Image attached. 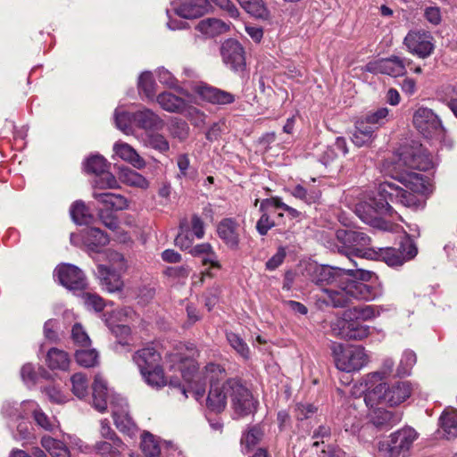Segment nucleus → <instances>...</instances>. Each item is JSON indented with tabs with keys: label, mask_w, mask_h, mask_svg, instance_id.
Segmentation results:
<instances>
[{
	"label": "nucleus",
	"mask_w": 457,
	"mask_h": 457,
	"mask_svg": "<svg viewBox=\"0 0 457 457\" xmlns=\"http://www.w3.org/2000/svg\"><path fill=\"white\" fill-rule=\"evenodd\" d=\"M209 0H179L176 13L184 19H195L204 15L208 9Z\"/></svg>",
	"instance_id": "20"
},
{
	"label": "nucleus",
	"mask_w": 457,
	"mask_h": 457,
	"mask_svg": "<svg viewBox=\"0 0 457 457\" xmlns=\"http://www.w3.org/2000/svg\"><path fill=\"white\" fill-rule=\"evenodd\" d=\"M93 196L107 210L121 211L129 207L128 200L121 195L94 192Z\"/></svg>",
	"instance_id": "31"
},
{
	"label": "nucleus",
	"mask_w": 457,
	"mask_h": 457,
	"mask_svg": "<svg viewBox=\"0 0 457 457\" xmlns=\"http://www.w3.org/2000/svg\"><path fill=\"white\" fill-rule=\"evenodd\" d=\"M107 166L106 160L99 154L92 155L85 162L86 171L96 175L104 173Z\"/></svg>",
	"instance_id": "52"
},
{
	"label": "nucleus",
	"mask_w": 457,
	"mask_h": 457,
	"mask_svg": "<svg viewBox=\"0 0 457 457\" xmlns=\"http://www.w3.org/2000/svg\"><path fill=\"white\" fill-rule=\"evenodd\" d=\"M83 240L88 249L97 251L98 247L109 243V237L97 228H87L83 233Z\"/></svg>",
	"instance_id": "34"
},
{
	"label": "nucleus",
	"mask_w": 457,
	"mask_h": 457,
	"mask_svg": "<svg viewBox=\"0 0 457 457\" xmlns=\"http://www.w3.org/2000/svg\"><path fill=\"white\" fill-rule=\"evenodd\" d=\"M384 184H381L378 189V196L370 199L369 207L378 215H388L390 217L394 214V208L391 205V201L388 196L384 195L382 189Z\"/></svg>",
	"instance_id": "38"
},
{
	"label": "nucleus",
	"mask_w": 457,
	"mask_h": 457,
	"mask_svg": "<svg viewBox=\"0 0 457 457\" xmlns=\"http://www.w3.org/2000/svg\"><path fill=\"white\" fill-rule=\"evenodd\" d=\"M262 212V214L256 223V229L260 235L265 236L275 226V222L270 218L268 212Z\"/></svg>",
	"instance_id": "61"
},
{
	"label": "nucleus",
	"mask_w": 457,
	"mask_h": 457,
	"mask_svg": "<svg viewBox=\"0 0 457 457\" xmlns=\"http://www.w3.org/2000/svg\"><path fill=\"white\" fill-rule=\"evenodd\" d=\"M138 88L139 91H142L148 99L154 100L156 90L155 82L151 72L145 71L140 75L138 79Z\"/></svg>",
	"instance_id": "49"
},
{
	"label": "nucleus",
	"mask_w": 457,
	"mask_h": 457,
	"mask_svg": "<svg viewBox=\"0 0 457 457\" xmlns=\"http://www.w3.org/2000/svg\"><path fill=\"white\" fill-rule=\"evenodd\" d=\"M372 274L362 269L319 265L313 268L311 280L326 295L323 299L325 303L334 308H343L353 300L370 301L376 298L377 290L364 283L370 280Z\"/></svg>",
	"instance_id": "1"
},
{
	"label": "nucleus",
	"mask_w": 457,
	"mask_h": 457,
	"mask_svg": "<svg viewBox=\"0 0 457 457\" xmlns=\"http://www.w3.org/2000/svg\"><path fill=\"white\" fill-rule=\"evenodd\" d=\"M33 418L36 423L46 431H51L54 428V424L47 417V415L41 410L33 411Z\"/></svg>",
	"instance_id": "63"
},
{
	"label": "nucleus",
	"mask_w": 457,
	"mask_h": 457,
	"mask_svg": "<svg viewBox=\"0 0 457 457\" xmlns=\"http://www.w3.org/2000/svg\"><path fill=\"white\" fill-rule=\"evenodd\" d=\"M54 276L61 285L71 291H82L87 287L84 272L75 265L63 263L54 270Z\"/></svg>",
	"instance_id": "12"
},
{
	"label": "nucleus",
	"mask_w": 457,
	"mask_h": 457,
	"mask_svg": "<svg viewBox=\"0 0 457 457\" xmlns=\"http://www.w3.org/2000/svg\"><path fill=\"white\" fill-rule=\"evenodd\" d=\"M388 116L389 109L386 107H381L368 113L363 120L370 126L374 127L375 129H378L388 120Z\"/></svg>",
	"instance_id": "50"
},
{
	"label": "nucleus",
	"mask_w": 457,
	"mask_h": 457,
	"mask_svg": "<svg viewBox=\"0 0 457 457\" xmlns=\"http://www.w3.org/2000/svg\"><path fill=\"white\" fill-rule=\"evenodd\" d=\"M232 383L228 379L222 384H212L206 398V405L209 410L216 413L222 412L227 406V399L232 394Z\"/></svg>",
	"instance_id": "16"
},
{
	"label": "nucleus",
	"mask_w": 457,
	"mask_h": 457,
	"mask_svg": "<svg viewBox=\"0 0 457 457\" xmlns=\"http://www.w3.org/2000/svg\"><path fill=\"white\" fill-rule=\"evenodd\" d=\"M414 127L426 137L440 134L443 127L437 115L426 107L419 108L413 114Z\"/></svg>",
	"instance_id": "14"
},
{
	"label": "nucleus",
	"mask_w": 457,
	"mask_h": 457,
	"mask_svg": "<svg viewBox=\"0 0 457 457\" xmlns=\"http://www.w3.org/2000/svg\"><path fill=\"white\" fill-rule=\"evenodd\" d=\"M75 359L79 365L85 368L94 367L98 363V353L89 347H79L76 350Z\"/></svg>",
	"instance_id": "42"
},
{
	"label": "nucleus",
	"mask_w": 457,
	"mask_h": 457,
	"mask_svg": "<svg viewBox=\"0 0 457 457\" xmlns=\"http://www.w3.org/2000/svg\"><path fill=\"white\" fill-rule=\"evenodd\" d=\"M85 304L93 308L96 312H101L104 308V302L102 297L96 294L85 293L83 294Z\"/></svg>",
	"instance_id": "60"
},
{
	"label": "nucleus",
	"mask_w": 457,
	"mask_h": 457,
	"mask_svg": "<svg viewBox=\"0 0 457 457\" xmlns=\"http://www.w3.org/2000/svg\"><path fill=\"white\" fill-rule=\"evenodd\" d=\"M417 437V432L411 428L399 429L390 435L387 443L380 444L379 454L381 457H404Z\"/></svg>",
	"instance_id": "6"
},
{
	"label": "nucleus",
	"mask_w": 457,
	"mask_h": 457,
	"mask_svg": "<svg viewBox=\"0 0 457 457\" xmlns=\"http://www.w3.org/2000/svg\"><path fill=\"white\" fill-rule=\"evenodd\" d=\"M168 357L171 362V369L179 370L183 379L188 384L187 387L181 386L179 380L170 378V386L178 387L185 397H187V393H191L196 401L202 400L205 395L206 382L202 379V375L197 372L192 355L174 352L169 353Z\"/></svg>",
	"instance_id": "2"
},
{
	"label": "nucleus",
	"mask_w": 457,
	"mask_h": 457,
	"mask_svg": "<svg viewBox=\"0 0 457 457\" xmlns=\"http://www.w3.org/2000/svg\"><path fill=\"white\" fill-rule=\"evenodd\" d=\"M215 5L225 11L231 18L239 17V11L230 0H211Z\"/></svg>",
	"instance_id": "62"
},
{
	"label": "nucleus",
	"mask_w": 457,
	"mask_h": 457,
	"mask_svg": "<svg viewBox=\"0 0 457 457\" xmlns=\"http://www.w3.org/2000/svg\"><path fill=\"white\" fill-rule=\"evenodd\" d=\"M125 445L120 438L104 439L96 443L94 449L103 457H120Z\"/></svg>",
	"instance_id": "28"
},
{
	"label": "nucleus",
	"mask_w": 457,
	"mask_h": 457,
	"mask_svg": "<svg viewBox=\"0 0 457 457\" xmlns=\"http://www.w3.org/2000/svg\"><path fill=\"white\" fill-rule=\"evenodd\" d=\"M189 253L195 257H202L204 265L210 264L213 268H220L217 255L209 243L198 244L192 246Z\"/></svg>",
	"instance_id": "35"
},
{
	"label": "nucleus",
	"mask_w": 457,
	"mask_h": 457,
	"mask_svg": "<svg viewBox=\"0 0 457 457\" xmlns=\"http://www.w3.org/2000/svg\"><path fill=\"white\" fill-rule=\"evenodd\" d=\"M156 102L161 108L168 112L184 113L186 111L191 113L195 112V108L188 106L187 102L180 96L174 95L171 92H162L156 96Z\"/></svg>",
	"instance_id": "18"
},
{
	"label": "nucleus",
	"mask_w": 457,
	"mask_h": 457,
	"mask_svg": "<svg viewBox=\"0 0 457 457\" xmlns=\"http://www.w3.org/2000/svg\"><path fill=\"white\" fill-rule=\"evenodd\" d=\"M45 363L51 370L65 371L70 367L71 358L64 350L52 347L46 352Z\"/></svg>",
	"instance_id": "25"
},
{
	"label": "nucleus",
	"mask_w": 457,
	"mask_h": 457,
	"mask_svg": "<svg viewBox=\"0 0 457 457\" xmlns=\"http://www.w3.org/2000/svg\"><path fill=\"white\" fill-rule=\"evenodd\" d=\"M375 130V128L367 123L363 119L358 120L352 137L353 143L359 147L371 143Z\"/></svg>",
	"instance_id": "32"
},
{
	"label": "nucleus",
	"mask_w": 457,
	"mask_h": 457,
	"mask_svg": "<svg viewBox=\"0 0 457 457\" xmlns=\"http://www.w3.org/2000/svg\"><path fill=\"white\" fill-rule=\"evenodd\" d=\"M97 277L102 287L109 293L119 292L123 287L120 275L108 266H97Z\"/></svg>",
	"instance_id": "22"
},
{
	"label": "nucleus",
	"mask_w": 457,
	"mask_h": 457,
	"mask_svg": "<svg viewBox=\"0 0 457 457\" xmlns=\"http://www.w3.org/2000/svg\"><path fill=\"white\" fill-rule=\"evenodd\" d=\"M221 56L223 62L235 71H241L245 68L244 48L235 39H228L223 43Z\"/></svg>",
	"instance_id": "15"
},
{
	"label": "nucleus",
	"mask_w": 457,
	"mask_h": 457,
	"mask_svg": "<svg viewBox=\"0 0 457 457\" xmlns=\"http://www.w3.org/2000/svg\"><path fill=\"white\" fill-rule=\"evenodd\" d=\"M147 143L150 147L161 153H165L170 149L169 142L161 134H152L148 136Z\"/></svg>",
	"instance_id": "57"
},
{
	"label": "nucleus",
	"mask_w": 457,
	"mask_h": 457,
	"mask_svg": "<svg viewBox=\"0 0 457 457\" xmlns=\"http://www.w3.org/2000/svg\"><path fill=\"white\" fill-rule=\"evenodd\" d=\"M400 415L383 408L375 409L370 414L371 423L378 428H386L395 426L400 421Z\"/></svg>",
	"instance_id": "30"
},
{
	"label": "nucleus",
	"mask_w": 457,
	"mask_h": 457,
	"mask_svg": "<svg viewBox=\"0 0 457 457\" xmlns=\"http://www.w3.org/2000/svg\"><path fill=\"white\" fill-rule=\"evenodd\" d=\"M227 340L230 346L243 358L248 359L250 357V349L245 340L234 332H227Z\"/></svg>",
	"instance_id": "48"
},
{
	"label": "nucleus",
	"mask_w": 457,
	"mask_h": 457,
	"mask_svg": "<svg viewBox=\"0 0 457 457\" xmlns=\"http://www.w3.org/2000/svg\"><path fill=\"white\" fill-rule=\"evenodd\" d=\"M337 368L345 372H354L362 369L369 362V357L364 348L361 346H348L334 350Z\"/></svg>",
	"instance_id": "8"
},
{
	"label": "nucleus",
	"mask_w": 457,
	"mask_h": 457,
	"mask_svg": "<svg viewBox=\"0 0 457 457\" xmlns=\"http://www.w3.org/2000/svg\"><path fill=\"white\" fill-rule=\"evenodd\" d=\"M202 375V379L205 382L209 381L210 386L212 384H220L219 381L226 378L225 369L217 363L207 364L202 372H198Z\"/></svg>",
	"instance_id": "41"
},
{
	"label": "nucleus",
	"mask_w": 457,
	"mask_h": 457,
	"mask_svg": "<svg viewBox=\"0 0 457 457\" xmlns=\"http://www.w3.org/2000/svg\"><path fill=\"white\" fill-rule=\"evenodd\" d=\"M411 63L407 62V65ZM364 71L373 74H386L392 77L403 76L406 73V63L404 60L393 55L389 58H383L368 62L363 68Z\"/></svg>",
	"instance_id": "13"
},
{
	"label": "nucleus",
	"mask_w": 457,
	"mask_h": 457,
	"mask_svg": "<svg viewBox=\"0 0 457 457\" xmlns=\"http://www.w3.org/2000/svg\"><path fill=\"white\" fill-rule=\"evenodd\" d=\"M42 447L49 453L52 457H71L67 445L62 441L56 440L49 436L41 438Z\"/></svg>",
	"instance_id": "39"
},
{
	"label": "nucleus",
	"mask_w": 457,
	"mask_h": 457,
	"mask_svg": "<svg viewBox=\"0 0 457 457\" xmlns=\"http://www.w3.org/2000/svg\"><path fill=\"white\" fill-rule=\"evenodd\" d=\"M263 431L259 426L252 427L241 438V444L250 450L262 438Z\"/></svg>",
	"instance_id": "55"
},
{
	"label": "nucleus",
	"mask_w": 457,
	"mask_h": 457,
	"mask_svg": "<svg viewBox=\"0 0 457 457\" xmlns=\"http://www.w3.org/2000/svg\"><path fill=\"white\" fill-rule=\"evenodd\" d=\"M98 179L95 181L96 186L99 188H116L118 187V181L116 178L110 172L104 171V173L97 174Z\"/></svg>",
	"instance_id": "58"
},
{
	"label": "nucleus",
	"mask_w": 457,
	"mask_h": 457,
	"mask_svg": "<svg viewBox=\"0 0 457 457\" xmlns=\"http://www.w3.org/2000/svg\"><path fill=\"white\" fill-rule=\"evenodd\" d=\"M195 29L208 37H214L227 32L229 25L216 18H207L200 21Z\"/></svg>",
	"instance_id": "29"
},
{
	"label": "nucleus",
	"mask_w": 457,
	"mask_h": 457,
	"mask_svg": "<svg viewBox=\"0 0 457 457\" xmlns=\"http://www.w3.org/2000/svg\"><path fill=\"white\" fill-rule=\"evenodd\" d=\"M399 251L404 257V262L414 258L418 253L416 245L409 237L402 241Z\"/></svg>",
	"instance_id": "59"
},
{
	"label": "nucleus",
	"mask_w": 457,
	"mask_h": 457,
	"mask_svg": "<svg viewBox=\"0 0 457 457\" xmlns=\"http://www.w3.org/2000/svg\"><path fill=\"white\" fill-rule=\"evenodd\" d=\"M71 338L79 347H89L91 340L80 323H75L71 329Z\"/></svg>",
	"instance_id": "56"
},
{
	"label": "nucleus",
	"mask_w": 457,
	"mask_h": 457,
	"mask_svg": "<svg viewBox=\"0 0 457 457\" xmlns=\"http://www.w3.org/2000/svg\"><path fill=\"white\" fill-rule=\"evenodd\" d=\"M145 381L151 386L160 388L167 384V380L163 374V370L160 363L152 370H146L145 373H141Z\"/></svg>",
	"instance_id": "44"
},
{
	"label": "nucleus",
	"mask_w": 457,
	"mask_h": 457,
	"mask_svg": "<svg viewBox=\"0 0 457 457\" xmlns=\"http://www.w3.org/2000/svg\"><path fill=\"white\" fill-rule=\"evenodd\" d=\"M396 165L399 170L409 175L408 169L428 170L432 167V162L421 147L406 146L399 153ZM410 176L417 180L420 179L418 173L411 172Z\"/></svg>",
	"instance_id": "7"
},
{
	"label": "nucleus",
	"mask_w": 457,
	"mask_h": 457,
	"mask_svg": "<svg viewBox=\"0 0 457 457\" xmlns=\"http://www.w3.org/2000/svg\"><path fill=\"white\" fill-rule=\"evenodd\" d=\"M291 194L293 196L303 201L307 204H315L320 198V193L319 191H308L301 185H297L296 187H295L292 189Z\"/></svg>",
	"instance_id": "51"
},
{
	"label": "nucleus",
	"mask_w": 457,
	"mask_h": 457,
	"mask_svg": "<svg viewBox=\"0 0 457 457\" xmlns=\"http://www.w3.org/2000/svg\"><path fill=\"white\" fill-rule=\"evenodd\" d=\"M416 361V353L413 351L405 350L395 370V376L399 378L410 376Z\"/></svg>",
	"instance_id": "43"
},
{
	"label": "nucleus",
	"mask_w": 457,
	"mask_h": 457,
	"mask_svg": "<svg viewBox=\"0 0 457 457\" xmlns=\"http://www.w3.org/2000/svg\"><path fill=\"white\" fill-rule=\"evenodd\" d=\"M238 223L231 218H226L220 221L217 232L224 244L231 248L237 249L239 245Z\"/></svg>",
	"instance_id": "19"
},
{
	"label": "nucleus",
	"mask_w": 457,
	"mask_h": 457,
	"mask_svg": "<svg viewBox=\"0 0 457 457\" xmlns=\"http://www.w3.org/2000/svg\"><path fill=\"white\" fill-rule=\"evenodd\" d=\"M411 393L412 385L409 381H397L392 385L380 382L366 388L364 401L370 407L378 404L394 407L405 402Z\"/></svg>",
	"instance_id": "3"
},
{
	"label": "nucleus",
	"mask_w": 457,
	"mask_h": 457,
	"mask_svg": "<svg viewBox=\"0 0 457 457\" xmlns=\"http://www.w3.org/2000/svg\"><path fill=\"white\" fill-rule=\"evenodd\" d=\"M230 383H232L230 400L235 412L239 416L254 412L257 408V401L254 400L251 391L238 379L230 378Z\"/></svg>",
	"instance_id": "9"
},
{
	"label": "nucleus",
	"mask_w": 457,
	"mask_h": 457,
	"mask_svg": "<svg viewBox=\"0 0 457 457\" xmlns=\"http://www.w3.org/2000/svg\"><path fill=\"white\" fill-rule=\"evenodd\" d=\"M110 404L116 428L120 432L134 436L138 429L129 415L127 401L119 395H113Z\"/></svg>",
	"instance_id": "10"
},
{
	"label": "nucleus",
	"mask_w": 457,
	"mask_h": 457,
	"mask_svg": "<svg viewBox=\"0 0 457 457\" xmlns=\"http://www.w3.org/2000/svg\"><path fill=\"white\" fill-rule=\"evenodd\" d=\"M286 254V248L283 246L278 247L277 253L266 262V269L269 270L277 269L283 262Z\"/></svg>",
	"instance_id": "64"
},
{
	"label": "nucleus",
	"mask_w": 457,
	"mask_h": 457,
	"mask_svg": "<svg viewBox=\"0 0 457 457\" xmlns=\"http://www.w3.org/2000/svg\"><path fill=\"white\" fill-rule=\"evenodd\" d=\"M133 361L138 367L140 373H145L146 370H152L156 367L161 361V355L153 346H146L137 350L133 354Z\"/></svg>",
	"instance_id": "23"
},
{
	"label": "nucleus",
	"mask_w": 457,
	"mask_h": 457,
	"mask_svg": "<svg viewBox=\"0 0 457 457\" xmlns=\"http://www.w3.org/2000/svg\"><path fill=\"white\" fill-rule=\"evenodd\" d=\"M120 181L129 187L146 189L149 187V181L141 174L129 168H122L119 173Z\"/></svg>",
	"instance_id": "37"
},
{
	"label": "nucleus",
	"mask_w": 457,
	"mask_h": 457,
	"mask_svg": "<svg viewBox=\"0 0 457 457\" xmlns=\"http://www.w3.org/2000/svg\"><path fill=\"white\" fill-rule=\"evenodd\" d=\"M71 382V391L78 398L83 399L88 395V381L84 374H73Z\"/></svg>",
	"instance_id": "46"
},
{
	"label": "nucleus",
	"mask_w": 457,
	"mask_h": 457,
	"mask_svg": "<svg viewBox=\"0 0 457 457\" xmlns=\"http://www.w3.org/2000/svg\"><path fill=\"white\" fill-rule=\"evenodd\" d=\"M382 192L388 196L392 204H399L405 207H418L420 201L418 196L408 190L393 183H384Z\"/></svg>",
	"instance_id": "17"
},
{
	"label": "nucleus",
	"mask_w": 457,
	"mask_h": 457,
	"mask_svg": "<svg viewBox=\"0 0 457 457\" xmlns=\"http://www.w3.org/2000/svg\"><path fill=\"white\" fill-rule=\"evenodd\" d=\"M394 368V360L391 358L385 359L379 370L367 374L365 378L366 386L369 387L371 386V385H377L380 382H384L386 378L392 375Z\"/></svg>",
	"instance_id": "36"
},
{
	"label": "nucleus",
	"mask_w": 457,
	"mask_h": 457,
	"mask_svg": "<svg viewBox=\"0 0 457 457\" xmlns=\"http://www.w3.org/2000/svg\"><path fill=\"white\" fill-rule=\"evenodd\" d=\"M115 118V124L116 127L124 132L125 134L129 135L132 132L131 124L134 122V112H115L114 114Z\"/></svg>",
	"instance_id": "54"
},
{
	"label": "nucleus",
	"mask_w": 457,
	"mask_h": 457,
	"mask_svg": "<svg viewBox=\"0 0 457 457\" xmlns=\"http://www.w3.org/2000/svg\"><path fill=\"white\" fill-rule=\"evenodd\" d=\"M70 213L73 221L77 224H87L92 216L84 202L76 201L71 207Z\"/></svg>",
	"instance_id": "45"
},
{
	"label": "nucleus",
	"mask_w": 457,
	"mask_h": 457,
	"mask_svg": "<svg viewBox=\"0 0 457 457\" xmlns=\"http://www.w3.org/2000/svg\"><path fill=\"white\" fill-rule=\"evenodd\" d=\"M372 258L377 257L384 261L389 266H401L404 262V257L399 249L393 247L379 248L378 252L371 250Z\"/></svg>",
	"instance_id": "40"
},
{
	"label": "nucleus",
	"mask_w": 457,
	"mask_h": 457,
	"mask_svg": "<svg viewBox=\"0 0 457 457\" xmlns=\"http://www.w3.org/2000/svg\"><path fill=\"white\" fill-rule=\"evenodd\" d=\"M336 237L342 244V252L350 260L353 256L372 258V249L367 248L370 238L365 233L353 229H337Z\"/></svg>",
	"instance_id": "5"
},
{
	"label": "nucleus",
	"mask_w": 457,
	"mask_h": 457,
	"mask_svg": "<svg viewBox=\"0 0 457 457\" xmlns=\"http://www.w3.org/2000/svg\"><path fill=\"white\" fill-rule=\"evenodd\" d=\"M440 427L447 439L457 436V410L445 409L440 416Z\"/></svg>",
	"instance_id": "33"
},
{
	"label": "nucleus",
	"mask_w": 457,
	"mask_h": 457,
	"mask_svg": "<svg viewBox=\"0 0 457 457\" xmlns=\"http://www.w3.org/2000/svg\"><path fill=\"white\" fill-rule=\"evenodd\" d=\"M243 9L257 19L265 20L269 17V10L262 0H252Z\"/></svg>",
	"instance_id": "53"
},
{
	"label": "nucleus",
	"mask_w": 457,
	"mask_h": 457,
	"mask_svg": "<svg viewBox=\"0 0 457 457\" xmlns=\"http://www.w3.org/2000/svg\"><path fill=\"white\" fill-rule=\"evenodd\" d=\"M92 388L94 408L100 412L105 411L107 409L108 389L106 382L101 375H96Z\"/></svg>",
	"instance_id": "27"
},
{
	"label": "nucleus",
	"mask_w": 457,
	"mask_h": 457,
	"mask_svg": "<svg viewBox=\"0 0 457 457\" xmlns=\"http://www.w3.org/2000/svg\"><path fill=\"white\" fill-rule=\"evenodd\" d=\"M379 314L378 307H353L345 312L344 318L338 321L337 335L345 340H362L370 334V328L361 320H370Z\"/></svg>",
	"instance_id": "4"
},
{
	"label": "nucleus",
	"mask_w": 457,
	"mask_h": 457,
	"mask_svg": "<svg viewBox=\"0 0 457 457\" xmlns=\"http://www.w3.org/2000/svg\"><path fill=\"white\" fill-rule=\"evenodd\" d=\"M141 449L146 457H159L161 453L159 443L148 432L142 435Z\"/></svg>",
	"instance_id": "47"
},
{
	"label": "nucleus",
	"mask_w": 457,
	"mask_h": 457,
	"mask_svg": "<svg viewBox=\"0 0 457 457\" xmlns=\"http://www.w3.org/2000/svg\"><path fill=\"white\" fill-rule=\"evenodd\" d=\"M199 94L203 99L213 104H228L235 101L231 93L207 85L200 87Z\"/></svg>",
	"instance_id": "26"
},
{
	"label": "nucleus",
	"mask_w": 457,
	"mask_h": 457,
	"mask_svg": "<svg viewBox=\"0 0 457 457\" xmlns=\"http://www.w3.org/2000/svg\"><path fill=\"white\" fill-rule=\"evenodd\" d=\"M134 123L145 130H161L164 127V120L148 108H143L134 112Z\"/></svg>",
	"instance_id": "21"
},
{
	"label": "nucleus",
	"mask_w": 457,
	"mask_h": 457,
	"mask_svg": "<svg viewBox=\"0 0 457 457\" xmlns=\"http://www.w3.org/2000/svg\"><path fill=\"white\" fill-rule=\"evenodd\" d=\"M403 44L411 54L423 59L429 56L435 48L433 37L422 29L411 30L405 36Z\"/></svg>",
	"instance_id": "11"
},
{
	"label": "nucleus",
	"mask_w": 457,
	"mask_h": 457,
	"mask_svg": "<svg viewBox=\"0 0 457 457\" xmlns=\"http://www.w3.org/2000/svg\"><path fill=\"white\" fill-rule=\"evenodd\" d=\"M113 151L121 160L129 162L137 170L144 169L146 165L145 161L127 143L116 142L113 145Z\"/></svg>",
	"instance_id": "24"
}]
</instances>
